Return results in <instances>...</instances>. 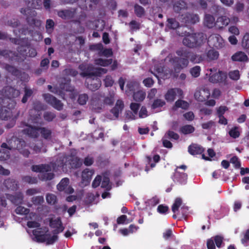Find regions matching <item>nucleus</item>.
I'll list each match as a JSON object with an SVG mask.
<instances>
[{
  "label": "nucleus",
  "mask_w": 249,
  "mask_h": 249,
  "mask_svg": "<svg viewBox=\"0 0 249 249\" xmlns=\"http://www.w3.org/2000/svg\"><path fill=\"white\" fill-rule=\"evenodd\" d=\"M3 95L7 97L9 102L7 106H0V119L2 120H11V122L6 125L8 128H12L16 123L18 113L17 116L13 117V113H14L15 107L16 106V103L12 98H15L18 96L20 94V91L14 89L12 87H5L2 90Z\"/></svg>",
  "instance_id": "f257e3e1"
},
{
  "label": "nucleus",
  "mask_w": 249,
  "mask_h": 249,
  "mask_svg": "<svg viewBox=\"0 0 249 249\" xmlns=\"http://www.w3.org/2000/svg\"><path fill=\"white\" fill-rule=\"evenodd\" d=\"M176 53L178 56L172 57L169 61L174 64V69L177 73L188 66L189 60L193 63H199L203 60L201 55L195 53L185 48H180L176 51Z\"/></svg>",
  "instance_id": "f03ea898"
},
{
  "label": "nucleus",
  "mask_w": 249,
  "mask_h": 249,
  "mask_svg": "<svg viewBox=\"0 0 249 249\" xmlns=\"http://www.w3.org/2000/svg\"><path fill=\"white\" fill-rule=\"evenodd\" d=\"M7 144L5 142L2 143L1 147L10 150L16 149L26 158L28 157L30 154L29 150L26 148L25 142L22 139L13 136L7 141Z\"/></svg>",
  "instance_id": "7ed1b4c3"
},
{
  "label": "nucleus",
  "mask_w": 249,
  "mask_h": 249,
  "mask_svg": "<svg viewBox=\"0 0 249 249\" xmlns=\"http://www.w3.org/2000/svg\"><path fill=\"white\" fill-rule=\"evenodd\" d=\"M205 40L204 35L202 33H188L183 38L182 43L188 48H195L200 46Z\"/></svg>",
  "instance_id": "20e7f679"
},
{
  "label": "nucleus",
  "mask_w": 249,
  "mask_h": 249,
  "mask_svg": "<svg viewBox=\"0 0 249 249\" xmlns=\"http://www.w3.org/2000/svg\"><path fill=\"white\" fill-rule=\"evenodd\" d=\"M56 164L58 167L64 168L68 164L70 169H76L81 167L83 161L81 159L75 155L71 154L66 160L65 158H60L56 160Z\"/></svg>",
  "instance_id": "39448f33"
},
{
  "label": "nucleus",
  "mask_w": 249,
  "mask_h": 249,
  "mask_svg": "<svg viewBox=\"0 0 249 249\" xmlns=\"http://www.w3.org/2000/svg\"><path fill=\"white\" fill-rule=\"evenodd\" d=\"M20 11L21 14L26 16V20L30 27L34 28L40 26L41 21L36 18L37 13L35 10L27 7L21 8Z\"/></svg>",
  "instance_id": "423d86ee"
},
{
  "label": "nucleus",
  "mask_w": 249,
  "mask_h": 249,
  "mask_svg": "<svg viewBox=\"0 0 249 249\" xmlns=\"http://www.w3.org/2000/svg\"><path fill=\"white\" fill-rule=\"evenodd\" d=\"M43 96L45 101L53 108L59 111L62 110L63 104L60 100L49 93L43 94Z\"/></svg>",
  "instance_id": "0eeeda50"
},
{
  "label": "nucleus",
  "mask_w": 249,
  "mask_h": 249,
  "mask_svg": "<svg viewBox=\"0 0 249 249\" xmlns=\"http://www.w3.org/2000/svg\"><path fill=\"white\" fill-rule=\"evenodd\" d=\"M86 84L87 88L92 91H95L99 89L101 86L100 79L97 76L87 75Z\"/></svg>",
  "instance_id": "6e6552de"
},
{
  "label": "nucleus",
  "mask_w": 249,
  "mask_h": 249,
  "mask_svg": "<svg viewBox=\"0 0 249 249\" xmlns=\"http://www.w3.org/2000/svg\"><path fill=\"white\" fill-rule=\"evenodd\" d=\"M183 92L181 89L179 88H171L169 89L164 95V98L167 102H173L178 95L179 97L182 98Z\"/></svg>",
  "instance_id": "1a4fd4ad"
},
{
  "label": "nucleus",
  "mask_w": 249,
  "mask_h": 249,
  "mask_svg": "<svg viewBox=\"0 0 249 249\" xmlns=\"http://www.w3.org/2000/svg\"><path fill=\"white\" fill-rule=\"evenodd\" d=\"M209 46L216 49L222 48L224 46V41L221 36L219 35L211 36L208 39Z\"/></svg>",
  "instance_id": "9d476101"
},
{
  "label": "nucleus",
  "mask_w": 249,
  "mask_h": 249,
  "mask_svg": "<svg viewBox=\"0 0 249 249\" xmlns=\"http://www.w3.org/2000/svg\"><path fill=\"white\" fill-rule=\"evenodd\" d=\"M0 56L9 62L19 61L18 54L17 52L10 50L0 49Z\"/></svg>",
  "instance_id": "9b49d317"
},
{
  "label": "nucleus",
  "mask_w": 249,
  "mask_h": 249,
  "mask_svg": "<svg viewBox=\"0 0 249 249\" xmlns=\"http://www.w3.org/2000/svg\"><path fill=\"white\" fill-rule=\"evenodd\" d=\"M227 78V74L222 71H219L217 72L211 73L209 76V80L213 83H223L225 82Z\"/></svg>",
  "instance_id": "f8f14e48"
},
{
  "label": "nucleus",
  "mask_w": 249,
  "mask_h": 249,
  "mask_svg": "<svg viewBox=\"0 0 249 249\" xmlns=\"http://www.w3.org/2000/svg\"><path fill=\"white\" fill-rule=\"evenodd\" d=\"M28 51L27 52V49L24 46H20L18 48V51L20 55H22L24 59L27 57H34L37 55L36 50L32 47L28 48Z\"/></svg>",
  "instance_id": "ddd939ff"
},
{
  "label": "nucleus",
  "mask_w": 249,
  "mask_h": 249,
  "mask_svg": "<svg viewBox=\"0 0 249 249\" xmlns=\"http://www.w3.org/2000/svg\"><path fill=\"white\" fill-rule=\"evenodd\" d=\"M199 17L196 14L187 13L181 16L180 21L186 24H195L198 22Z\"/></svg>",
  "instance_id": "4468645a"
},
{
  "label": "nucleus",
  "mask_w": 249,
  "mask_h": 249,
  "mask_svg": "<svg viewBox=\"0 0 249 249\" xmlns=\"http://www.w3.org/2000/svg\"><path fill=\"white\" fill-rule=\"evenodd\" d=\"M69 179L67 178H62L57 185V188L59 191H64L68 194H72L74 190L69 186Z\"/></svg>",
  "instance_id": "2eb2a0df"
},
{
  "label": "nucleus",
  "mask_w": 249,
  "mask_h": 249,
  "mask_svg": "<svg viewBox=\"0 0 249 249\" xmlns=\"http://www.w3.org/2000/svg\"><path fill=\"white\" fill-rule=\"evenodd\" d=\"M25 125L27 127L22 130L24 134L32 138H37L39 137L40 130L39 128L40 127L33 126L28 124Z\"/></svg>",
  "instance_id": "dca6fc26"
},
{
  "label": "nucleus",
  "mask_w": 249,
  "mask_h": 249,
  "mask_svg": "<svg viewBox=\"0 0 249 249\" xmlns=\"http://www.w3.org/2000/svg\"><path fill=\"white\" fill-rule=\"evenodd\" d=\"M71 80L70 79L64 78L61 83L59 84V89H58V94L64 95L63 91H72L73 90V88L71 85Z\"/></svg>",
  "instance_id": "f3484780"
},
{
  "label": "nucleus",
  "mask_w": 249,
  "mask_h": 249,
  "mask_svg": "<svg viewBox=\"0 0 249 249\" xmlns=\"http://www.w3.org/2000/svg\"><path fill=\"white\" fill-rule=\"evenodd\" d=\"M49 230L47 229L45 232L41 230V229H37L33 231V234L35 236L36 242L38 243H44L46 242V237L50 236V233H47Z\"/></svg>",
  "instance_id": "a211bd4d"
},
{
  "label": "nucleus",
  "mask_w": 249,
  "mask_h": 249,
  "mask_svg": "<svg viewBox=\"0 0 249 249\" xmlns=\"http://www.w3.org/2000/svg\"><path fill=\"white\" fill-rule=\"evenodd\" d=\"M76 8L62 10L57 12V15L64 19H70L73 18L76 14Z\"/></svg>",
  "instance_id": "6ab92c4d"
},
{
  "label": "nucleus",
  "mask_w": 249,
  "mask_h": 249,
  "mask_svg": "<svg viewBox=\"0 0 249 249\" xmlns=\"http://www.w3.org/2000/svg\"><path fill=\"white\" fill-rule=\"evenodd\" d=\"M107 72V70L105 68H98L95 70H93L91 71L90 70H87L81 73V75L83 77H85L87 75L89 76H100L102 74L106 73Z\"/></svg>",
  "instance_id": "aec40b11"
},
{
  "label": "nucleus",
  "mask_w": 249,
  "mask_h": 249,
  "mask_svg": "<svg viewBox=\"0 0 249 249\" xmlns=\"http://www.w3.org/2000/svg\"><path fill=\"white\" fill-rule=\"evenodd\" d=\"M187 178L188 175L186 173L175 170L173 176L174 182L178 183L180 184H185L187 183Z\"/></svg>",
  "instance_id": "412c9836"
},
{
  "label": "nucleus",
  "mask_w": 249,
  "mask_h": 249,
  "mask_svg": "<svg viewBox=\"0 0 249 249\" xmlns=\"http://www.w3.org/2000/svg\"><path fill=\"white\" fill-rule=\"evenodd\" d=\"M32 170L36 173H42L50 172L52 167L48 164H41L38 165H33L31 167Z\"/></svg>",
  "instance_id": "4be33fe9"
},
{
  "label": "nucleus",
  "mask_w": 249,
  "mask_h": 249,
  "mask_svg": "<svg viewBox=\"0 0 249 249\" xmlns=\"http://www.w3.org/2000/svg\"><path fill=\"white\" fill-rule=\"evenodd\" d=\"M194 96L198 101L203 102L209 98L210 92L208 89H204L195 92Z\"/></svg>",
  "instance_id": "5701e85b"
},
{
  "label": "nucleus",
  "mask_w": 249,
  "mask_h": 249,
  "mask_svg": "<svg viewBox=\"0 0 249 249\" xmlns=\"http://www.w3.org/2000/svg\"><path fill=\"white\" fill-rule=\"evenodd\" d=\"M124 107V102L121 100H118L116 101L115 106L113 107L110 112L113 114L115 118L119 117V113L122 112Z\"/></svg>",
  "instance_id": "b1692460"
},
{
  "label": "nucleus",
  "mask_w": 249,
  "mask_h": 249,
  "mask_svg": "<svg viewBox=\"0 0 249 249\" xmlns=\"http://www.w3.org/2000/svg\"><path fill=\"white\" fill-rule=\"evenodd\" d=\"M188 152L192 155L201 154L204 151V148L197 144H192L189 146Z\"/></svg>",
  "instance_id": "393cba45"
},
{
  "label": "nucleus",
  "mask_w": 249,
  "mask_h": 249,
  "mask_svg": "<svg viewBox=\"0 0 249 249\" xmlns=\"http://www.w3.org/2000/svg\"><path fill=\"white\" fill-rule=\"evenodd\" d=\"M230 21V18L226 16H220L216 20L215 26L218 29H222L224 26L228 25Z\"/></svg>",
  "instance_id": "a878e982"
},
{
  "label": "nucleus",
  "mask_w": 249,
  "mask_h": 249,
  "mask_svg": "<svg viewBox=\"0 0 249 249\" xmlns=\"http://www.w3.org/2000/svg\"><path fill=\"white\" fill-rule=\"evenodd\" d=\"M215 22L213 16L210 14L205 15L204 19V24L205 26L209 28H212L215 26Z\"/></svg>",
  "instance_id": "bb28decb"
},
{
  "label": "nucleus",
  "mask_w": 249,
  "mask_h": 249,
  "mask_svg": "<svg viewBox=\"0 0 249 249\" xmlns=\"http://www.w3.org/2000/svg\"><path fill=\"white\" fill-rule=\"evenodd\" d=\"M94 173L93 169L86 168L82 172V180L83 182H89Z\"/></svg>",
  "instance_id": "cd10ccee"
},
{
  "label": "nucleus",
  "mask_w": 249,
  "mask_h": 249,
  "mask_svg": "<svg viewBox=\"0 0 249 249\" xmlns=\"http://www.w3.org/2000/svg\"><path fill=\"white\" fill-rule=\"evenodd\" d=\"M248 59L247 55L242 52H238L231 56V59L233 61H246Z\"/></svg>",
  "instance_id": "c85d7f7f"
},
{
  "label": "nucleus",
  "mask_w": 249,
  "mask_h": 249,
  "mask_svg": "<svg viewBox=\"0 0 249 249\" xmlns=\"http://www.w3.org/2000/svg\"><path fill=\"white\" fill-rule=\"evenodd\" d=\"M39 133L41 137L45 140H49L52 138V131L51 129L45 127H40Z\"/></svg>",
  "instance_id": "c756f323"
},
{
  "label": "nucleus",
  "mask_w": 249,
  "mask_h": 249,
  "mask_svg": "<svg viewBox=\"0 0 249 249\" xmlns=\"http://www.w3.org/2000/svg\"><path fill=\"white\" fill-rule=\"evenodd\" d=\"M3 184L8 189L11 190H15L18 188V183L13 179H7L4 180Z\"/></svg>",
  "instance_id": "7c9ffc66"
},
{
  "label": "nucleus",
  "mask_w": 249,
  "mask_h": 249,
  "mask_svg": "<svg viewBox=\"0 0 249 249\" xmlns=\"http://www.w3.org/2000/svg\"><path fill=\"white\" fill-rule=\"evenodd\" d=\"M112 59H103L101 58L96 59L94 63L97 65L107 67L112 63Z\"/></svg>",
  "instance_id": "2f4dec72"
},
{
  "label": "nucleus",
  "mask_w": 249,
  "mask_h": 249,
  "mask_svg": "<svg viewBox=\"0 0 249 249\" xmlns=\"http://www.w3.org/2000/svg\"><path fill=\"white\" fill-rule=\"evenodd\" d=\"M195 130V127L190 124H186L182 126L179 129V132L184 134L187 135L193 133Z\"/></svg>",
  "instance_id": "473e14b6"
},
{
  "label": "nucleus",
  "mask_w": 249,
  "mask_h": 249,
  "mask_svg": "<svg viewBox=\"0 0 249 249\" xmlns=\"http://www.w3.org/2000/svg\"><path fill=\"white\" fill-rule=\"evenodd\" d=\"M5 70L9 73L14 76H18L19 74V71L15 66L9 64H5L4 65Z\"/></svg>",
  "instance_id": "72a5a7b5"
},
{
  "label": "nucleus",
  "mask_w": 249,
  "mask_h": 249,
  "mask_svg": "<svg viewBox=\"0 0 249 249\" xmlns=\"http://www.w3.org/2000/svg\"><path fill=\"white\" fill-rule=\"evenodd\" d=\"M206 55L208 60H214L218 58L219 53L215 50L210 49L207 52Z\"/></svg>",
  "instance_id": "f704fd0d"
},
{
  "label": "nucleus",
  "mask_w": 249,
  "mask_h": 249,
  "mask_svg": "<svg viewBox=\"0 0 249 249\" xmlns=\"http://www.w3.org/2000/svg\"><path fill=\"white\" fill-rule=\"evenodd\" d=\"M175 107L187 109L189 107V104L184 100L178 99L175 102L173 109H175Z\"/></svg>",
  "instance_id": "c9c22d12"
},
{
  "label": "nucleus",
  "mask_w": 249,
  "mask_h": 249,
  "mask_svg": "<svg viewBox=\"0 0 249 249\" xmlns=\"http://www.w3.org/2000/svg\"><path fill=\"white\" fill-rule=\"evenodd\" d=\"M49 226L51 228L53 229L57 228L59 226H63L61 218L58 217L54 219L51 218L49 220Z\"/></svg>",
  "instance_id": "e433bc0d"
},
{
  "label": "nucleus",
  "mask_w": 249,
  "mask_h": 249,
  "mask_svg": "<svg viewBox=\"0 0 249 249\" xmlns=\"http://www.w3.org/2000/svg\"><path fill=\"white\" fill-rule=\"evenodd\" d=\"M134 13L138 18H142L145 15V10L141 6L135 4L134 6Z\"/></svg>",
  "instance_id": "4c0bfd02"
},
{
  "label": "nucleus",
  "mask_w": 249,
  "mask_h": 249,
  "mask_svg": "<svg viewBox=\"0 0 249 249\" xmlns=\"http://www.w3.org/2000/svg\"><path fill=\"white\" fill-rule=\"evenodd\" d=\"M186 7V3L184 1H177L173 5L174 11L179 13L182 9Z\"/></svg>",
  "instance_id": "58836bf2"
},
{
  "label": "nucleus",
  "mask_w": 249,
  "mask_h": 249,
  "mask_svg": "<svg viewBox=\"0 0 249 249\" xmlns=\"http://www.w3.org/2000/svg\"><path fill=\"white\" fill-rule=\"evenodd\" d=\"M167 27L172 29H176L179 26L178 22L174 18H169L167 19Z\"/></svg>",
  "instance_id": "ea45409f"
},
{
  "label": "nucleus",
  "mask_w": 249,
  "mask_h": 249,
  "mask_svg": "<svg viewBox=\"0 0 249 249\" xmlns=\"http://www.w3.org/2000/svg\"><path fill=\"white\" fill-rule=\"evenodd\" d=\"M145 93L142 91L134 92L133 95V99L136 102H142L145 97Z\"/></svg>",
  "instance_id": "a19ab883"
},
{
  "label": "nucleus",
  "mask_w": 249,
  "mask_h": 249,
  "mask_svg": "<svg viewBox=\"0 0 249 249\" xmlns=\"http://www.w3.org/2000/svg\"><path fill=\"white\" fill-rule=\"evenodd\" d=\"M114 101V94L113 93H110L108 96L104 98L103 103L105 105L110 106L113 104Z\"/></svg>",
  "instance_id": "79ce46f5"
},
{
  "label": "nucleus",
  "mask_w": 249,
  "mask_h": 249,
  "mask_svg": "<svg viewBox=\"0 0 249 249\" xmlns=\"http://www.w3.org/2000/svg\"><path fill=\"white\" fill-rule=\"evenodd\" d=\"M10 199L13 204L18 205L21 203L23 200V197L20 194H16L10 196Z\"/></svg>",
  "instance_id": "37998d69"
},
{
  "label": "nucleus",
  "mask_w": 249,
  "mask_h": 249,
  "mask_svg": "<svg viewBox=\"0 0 249 249\" xmlns=\"http://www.w3.org/2000/svg\"><path fill=\"white\" fill-rule=\"evenodd\" d=\"M22 180L23 182L29 184H36L37 182V179L36 177L30 176H25L22 177Z\"/></svg>",
  "instance_id": "c03bdc74"
},
{
  "label": "nucleus",
  "mask_w": 249,
  "mask_h": 249,
  "mask_svg": "<svg viewBox=\"0 0 249 249\" xmlns=\"http://www.w3.org/2000/svg\"><path fill=\"white\" fill-rule=\"evenodd\" d=\"M166 103L164 101L160 99H157L153 101L151 105V108L152 109H156L158 107H162Z\"/></svg>",
  "instance_id": "a18cd8bd"
},
{
  "label": "nucleus",
  "mask_w": 249,
  "mask_h": 249,
  "mask_svg": "<svg viewBox=\"0 0 249 249\" xmlns=\"http://www.w3.org/2000/svg\"><path fill=\"white\" fill-rule=\"evenodd\" d=\"M182 200L180 198H177L174 204L172 206V211L174 213H176L178 210L179 208L182 204Z\"/></svg>",
  "instance_id": "49530a36"
},
{
  "label": "nucleus",
  "mask_w": 249,
  "mask_h": 249,
  "mask_svg": "<svg viewBox=\"0 0 249 249\" xmlns=\"http://www.w3.org/2000/svg\"><path fill=\"white\" fill-rule=\"evenodd\" d=\"M24 95L21 100V102L22 103H26L27 102L28 98L31 97L33 93V91L31 89H28L26 88L24 89Z\"/></svg>",
  "instance_id": "de8ad7c7"
},
{
  "label": "nucleus",
  "mask_w": 249,
  "mask_h": 249,
  "mask_svg": "<svg viewBox=\"0 0 249 249\" xmlns=\"http://www.w3.org/2000/svg\"><path fill=\"white\" fill-rule=\"evenodd\" d=\"M230 79L234 81H237L240 79V75L238 70L231 71L229 72Z\"/></svg>",
  "instance_id": "09e8293b"
},
{
  "label": "nucleus",
  "mask_w": 249,
  "mask_h": 249,
  "mask_svg": "<svg viewBox=\"0 0 249 249\" xmlns=\"http://www.w3.org/2000/svg\"><path fill=\"white\" fill-rule=\"evenodd\" d=\"M88 99L89 97L87 94H81L78 96L77 102L80 105H84L86 104Z\"/></svg>",
  "instance_id": "8fccbe9b"
},
{
  "label": "nucleus",
  "mask_w": 249,
  "mask_h": 249,
  "mask_svg": "<svg viewBox=\"0 0 249 249\" xmlns=\"http://www.w3.org/2000/svg\"><path fill=\"white\" fill-rule=\"evenodd\" d=\"M229 134L231 138L236 139L240 136V132L238 130V128L237 126H234L232 128L229 132Z\"/></svg>",
  "instance_id": "3c124183"
},
{
  "label": "nucleus",
  "mask_w": 249,
  "mask_h": 249,
  "mask_svg": "<svg viewBox=\"0 0 249 249\" xmlns=\"http://www.w3.org/2000/svg\"><path fill=\"white\" fill-rule=\"evenodd\" d=\"M9 152L5 149H0V160H6L10 158Z\"/></svg>",
  "instance_id": "603ef678"
},
{
  "label": "nucleus",
  "mask_w": 249,
  "mask_h": 249,
  "mask_svg": "<svg viewBox=\"0 0 249 249\" xmlns=\"http://www.w3.org/2000/svg\"><path fill=\"white\" fill-rule=\"evenodd\" d=\"M201 69L200 66H196L190 69V72L194 77H197L200 75Z\"/></svg>",
  "instance_id": "864d4df0"
},
{
  "label": "nucleus",
  "mask_w": 249,
  "mask_h": 249,
  "mask_svg": "<svg viewBox=\"0 0 249 249\" xmlns=\"http://www.w3.org/2000/svg\"><path fill=\"white\" fill-rule=\"evenodd\" d=\"M109 182L110 180L109 178L107 177H104L101 182V187L103 188H105L107 190H109L110 189Z\"/></svg>",
  "instance_id": "5fc2aeb1"
},
{
  "label": "nucleus",
  "mask_w": 249,
  "mask_h": 249,
  "mask_svg": "<svg viewBox=\"0 0 249 249\" xmlns=\"http://www.w3.org/2000/svg\"><path fill=\"white\" fill-rule=\"evenodd\" d=\"M54 177V174L52 172H45L41 175L40 179L42 180L47 181L53 179Z\"/></svg>",
  "instance_id": "6e6d98bb"
},
{
  "label": "nucleus",
  "mask_w": 249,
  "mask_h": 249,
  "mask_svg": "<svg viewBox=\"0 0 249 249\" xmlns=\"http://www.w3.org/2000/svg\"><path fill=\"white\" fill-rule=\"evenodd\" d=\"M55 117L56 115L54 113L50 111L45 112L43 114L44 119L48 122L52 121Z\"/></svg>",
  "instance_id": "4d7b16f0"
},
{
  "label": "nucleus",
  "mask_w": 249,
  "mask_h": 249,
  "mask_svg": "<svg viewBox=\"0 0 249 249\" xmlns=\"http://www.w3.org/2000/svg\"><path fill=\"white\" fill-rule=\"evenodd\" d=\"M29 212L30 210L29 209L20 206L17 207L15 210L16 213L18 214H27Z\"/></svg>",
  "instance_id": "13d9d810"
},
{
  "label": "nucleus",
  "mask_w": 249,
  "mask_h": 249,
  "mask_svg": "<svg viewBox=\"0 0 249 249\" xmlns=\"http://www.w3.org/2000/svg\"><path fill=\"white\" fill-rule=\"evenodd\" d=\"M46 201L49 204L53 205L56 202V196L52 194H48L46 195Z\"/></svg>",
  "instance_id": "bf43d9fd"
},
{
  "label": "nucleus",
  "mask_w": 249,
  "mask_h": 249,
  "mask_svg": "<svg viewBox=\"0 0 249 249\" xmlns=\"http://www.w3.org/2000/svg\"><path fill=\"white\" fill-rule=\"evenodd\" d=\"M63 71L64 74L73 77L76 76L78 73L76 70L71 68L65 69Z\"/></svg>",
  "instance_id": "052dcab7"
},
{
  "label": "nucleus",
  "mask_w": 249,
  "mask_h": 249,
  "mask_svg": "<svg viewBox=\"0 0 249 249\" xmlns=\"http://www.w3.org/2000/svg\"><path fill=\"white\" fill-rule=\"evenodd\" d=\"M31 201L36 205H40L44 202V197L42 196H34Z\"/></svg>",
  "instance_id": "680f3d73"
},
{
  "label": "nucleus",
  "mask_w": 249,
  "mask_h": 249,
  "mask_svg": "<svg viewBox=\"0 0 249 249\" xmlns=\"http://www.w3.org/2000/svg\"><path fill=\"white\" fill-rule=\"evenodd\" d=\"M18 32L24 35H30L32 33L33 30L30 29L27 25H24L19 30Z\"/></svg>",
  "instance_id": "e2e57ef3"
},
{
  "label": "nucleus",
  "mask_w": 249,
  "mask_h": 249,
  "mask_svg": "<svg viewBox=\"0 0 249 249\" xmlns=\"http://www.w3.org/2000/svg\"><path fill=\"white\" fill-rule=\"evenodd\" d=\"M58 240V236L57 235H53L52 236H48L46 237V244L47 245H52L54 244Z\"/></svg>",
  "instance_id": "0e129e2a"
},
{
  "label": "nucleus",
  "mask_w": 249,
  "mask_h": 249,
  "mask_svg": "<svg viewBox=\"0 0 249 249\" xmlns=\"http://www.w3.org/2000/svg\"><path fill=\"white\" fill-rule=\"evenodd\" d=\"M54 26V22L53 20L51 19H48L46 21V29L47 32H51L53 29Z\"/></svg>",
  "instance_id": "69168bd1"
},
{
  "label": "nucleus",
  "mask_w": 249,
  "mask_h": 249,
  "mask_svg": "<svg viewBox=\"0 0 249 249\" xmlns=\"http://www.w3.org/2000/svg\"><path fill=\"white\" fill-rule=\"evenodd\" d=\"M249 241V229L245 231L244 237L241 240V242L244 246H247Z\"/></svg>",
  "instance_id": "338daca9"
},
{
  "label": "nucleus",
  "mask_w": 249,
  "mask_h": 249,
  "mask_svg": "<svg viewBox=\"0 0 249 249\" xmlns=\"http://www.w3.org/2000/svg\"><path fill=\"white\" fill-rule=\"evenodd\" d=\"M104 82L106 87H109L113 85L114 80L110 75H107L104 79Z\"/></svg>",
  "instance_id": "774afa93"
}]
</instances>
